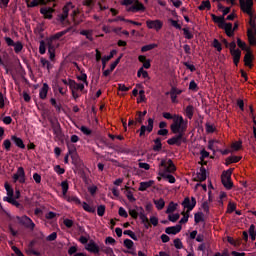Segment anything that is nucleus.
<instances>
[{
	"mask_svg": "<svg viewBox=\"0 0 256 256\" xmlns=\"http://www.w3.org/2000/svg\"><path fill=\"white\" fill-rule=\"evenodd\" d=\"M155 145L153 146L154 151H161V148L163 147V144H161V138H157L154 141Z\"/></svg>",
	"mask_w": 256,
	"mask_h": 256,
	"instance_id": "obj_46",
	"label": "nucleus"
},
{
	"mask_svg": "<svg viewBox=\"0 0 256 256\" xmlns=\"http://www.w3.org/2000/svg\"><path fill=\"white\" fill-rule=\"evenodd\" d=\"M185 134L178 132V135L167 140L168 145H177V147L181 146L182 143H185Z\"/></svg>",
	"mask_w": 256,
	"mask_h": 256,
	"instance_id": "obj_7",
	"label": "nucleus"
},
{
	"mask_svg": "<svg viewBox=\"0 0 256 256\" xmlns=\"http://www.w3.org/2000/svg\"><path fill=\"white\" fill-rule=\"evenodd\" d=\"M153 203L156 209H158V211H161L165 208V200L163 198H159L158 200H153Z\"/></svg>",
	"mask_w": 256,
	"mask_h": 256,
	"instance_id": "obj_29",
	"label": "nucleus"
},
{
	"mask_svg": "<svg viewBox=\"0 0 256 256\" xmlns=\"http://www.w3.org/2000/svg\"><path fill=\"white\" fill-rule=\"evenodd\" d=\"M69 31H71V28H68L64 31L57 32L56 34H54L53 36H51L49 38L48 45H53L54 41L61 39V37H63V35H67V33H69Z\"/></svg>",
	"mask_w": 256,
	"mask_h": 256,
	"instance_id": "obj_13",
	"label": "nucleus"
},
{
	"mask_svg": "<svg viewBox=\"0 0 256 256\" xmlns=\"http://www.w3.org/2000/svg\"><path fill=\"white\" fill-rule=\"evenodd\" d=\"M79 129L84 135H91L92 133L91 129H89L87 126H81Z\"/></svg>",
	"mask_w": 256,
	"mask_h": 256,
	"instance_id": "obj_61",
	"label": "nucleus"
},
{
	"mask_svg": "<svg viewBox=\"0 0 256 256\" xmlns=\"http://www.w3.org/2000/svg\"><path fill=\"white\" fill-rule=\"evenodd\" d=\"M27 7H38V5H46V0H26Z\"/></svg>",
	"mask_w": 256,
	"mask_h": 256,
	"instance_id": "obj_22",
	"label": "nucleus"
},
{
	"mask_svg": "<svg viewBox=\"0 0 256 256\" xmlns=\"http://www.w3.org/2000/svg\"><path fill=\"white\" fill-rule=\"evenodd\" d=\"M230 53L233 57L234 64L238 65L239 61L241 59V50H239V49L231 50Z\"/></svg>",
	"mask_w": 256,
	"mask_h": 256,
	"instance_id": "obj_24",
	"label": "nucleus"
},
{
	"mask_svg": "<svg viewBox=\"0 0 256 256\" xmlns=\"http://www.w3.org/2000/svg\"><path fill=\"white\" fill-rule=\"evenodd\" d=\"M207 179V170L205 167H201L194 177V181H199L200 183Z\"/></svg>",
	"mask_w": 256,
	"mask_h": 256,
	"instance_id": "obj_14",
	"label": "nucleus"
},
{
	"mask_svg": "<svg viewBox=\"0 0 256 256\" xmlns=\"http://www.w3.org/2000/svg\"><path fill=\"white\" fill-rule=\"evenodd\" d=\"M174 247L176 249H183V242H181V239L179 238L174 239Z\"/></svg>",
	"mask_w": 256,
	"mask_h": 256,
	"instance_id": "obj_58",
	"label": "nucleus"
},
{
	"mask_svg": "<svg viewBox=\"0 0 256 256\" xmlns=\"http://www.w3.org/2000/svg\"><path fill=\"white\" fill-rule=\"evenodd\" d=\"M153 123L154 120L152 118L148 119V126L142 125L140 128V137H143L145 135V132L151 133L153 131Z\"/></svg>",
	"mask_w": 256,
	"mask_h": 256,
	"instance_id": "obj_12",
	"label": "nucleus"
},
{
	"mask_svg": "<svg viewBox=\"0 0 256 256\" xmlns=\"http://www.w3.org/2000/svg\"><path fill=\"white\" fill-rule=\"evenodd\" d=\"M231 175H233V169L224 171L221 175V181L225 189H233V181H231Z\"/></svg>",
	"mask_w": 256,
	"mask_h": 256,
	"instance_id": "obj_5",
	"label": "nucleus"
},
{
	"mask_svg": "<svg viewBox=\"0 0 256 256\" xmlns=\"http://www.w3.org/2000/svg\"><path fill=\"white\" fill-rule=\"evenodd\" d=\"M195 113V108L193 105H189L185 109V115L188 117V119H193V114Z\"/></svg>",
	"mask_w": 256,
	"mask_h": 256,
	"instance_id": "obj_32",
	"label": "nucleus"
},
{
	"mask_svg": "<svg viewBox=\"0 0 256 256\" xmlns=\"http://www.w3.org/2000/svg\"><path fill=\"white\" fill-rule=\"evenodd\" d=\"M116 54L117 51L112 50L108 56L102 57V69H105V67H107V63H109V61H111V59H113V57H115Z\"/></svg>",
	"mask_w": 256,
	"mask_h": 256,
	"instance_id": "obj_20",
	"label": "nucleus"
},
{
	"mask_svg": "<svg viewBox=\"0 0 256 256\" xmlns=\"http://www.w3.org/2000/svg\"><path fill=\"white\" fill-rule=\"evenodd\" d=\"M137 77H143V79H149V73L141 67L137 72Z\"/></svg>",
	"mask_w": 256,
	"mask_h": 256,
	"instance_id": "obj_41",
	"label": "nucleus"
},
{
	"mask_svg": "<svg viewBox=\"0 0 256 256\" xmlns=\"http://www.w3.org/2000/svg\"><path fill=\"white\" fill-rule=\"evenodd\" d=\"M61 187H62V196L63 197L67 196V192L69 191V182L62 181Z\"/></svg>",
	"mask_w": 256,
	"mask_h": 256,
	"instance_id": "obj_36",
	"label": "nucleus"
},
{
	"mask_svg": "<svg viewBox=\"0 0 256 256\" xmlns=\"http://www.w3.org/2000/svg\"><path fill=\"white\" fill-rule=\"evenodd\" d=\"M3 147L6 151H11V140L9 139L4 140Z\"/></svg>",
	"mask_w": 256,
	"mask_h": 256,
	"instance_id": "obj_60",
	"label": "nucleus"
},
{
	"mask_svg": "<svg viewBox=\"0 0 256 256\" xmlns=\"http://www.w3.org/2000/svg\"><path fill=\"white\" fill-rule=\"evenodd\" d=\"M215 131H216L215 125L209 124V123L206 124L207 133H215Z\"/></svg>",
	"mask_w": 256,
	"mask_h": 256,
	"instance_id": "obj_59",
	"label": "nucleus"
},
{
	"mask_svg": "<svg viewBox=\"0 0 256 256\" xmlns=\"http://www.w3.org/2000/svg\"><path fill=\"white\" fill-rule=\"evenodd\" d=\"M68 203H74L75 205H81V200L77 196H64L63 197Z\"/></svg>",
	"mask_w": 256,
	"mask_h": 256,
	"instance_id": "obj_27",
	"label": "nucleus"
},
{
	"mask_svg": "<svg viewBox=\"0 0 256 256\" xmlns=\"http://www.w3.org/2000/svg\"><path fill=\"white\" fill-rule=\"evenodd\" d=\"M221 29H224L227 37H234L235 31L233 30V24L225 22Z\"/></svg>",
	"mask_w": 256,
	"mask_h": 256,
	"instance_id": "obj_19",
	"label": "nucleus"
},
{
	"mask_svg": "<svg viewBox=\"0 0 256 256\" xmlns=\"http://www.w3.org/2000/svg\"><path fill=\"white\" fill-rule=\"evenodd\" d=\"M211 17H212V21H214V23H217L219 29H221L222 26L225 23V17H223V16H216L215 14H212Z\"/></svg>",
	"mask_w": 256,
	"mask_h": 256,
	"instance_id": "obj_25",
	"label": "nucleus"
},
{
	"mask_svg": "<svg viewBox=\"0 0 256 256\" xmlns=\"http://www.w3.org/2000/svg\"><path fill=\"white\" fill-rule=\"evenodd\" d=\"M78 81H82L83 85H86V87L89 85V82L87 81V74L81 72L79 76H77Z\"/></svg>",
	"mask_w": 256,
	"mask_h": 256,
	"instance_id": "obj_44",
	"label": "nucleus"
},
{
	"mask_svg": "<svg viewBox=\"0 0 256 256\" xmlns=\"http://www.w3.org/2000/svg\"><path fill=\"white\" fill-rule=\"evenodd\" d=\"M126 189V197L129 201H135V196H133V192L129 190L128 186H125Z\"/></svg>",
	"mask_w": 256,
	"mask_h": 256,
	"instance_id": "obj_49",
	"label": "nucleus"
},
{
	"mask_svg": "<svg viewBox=\"0 0 256 256\" xmlns=\"http://www.w3.org/2000/svg\"><path fill=\"white\" fill-rule=\"evenodd\" d=\"M146 27L154 29V31H161L163 29V21L161 20H147Z\"/></svg>",
	"mask_w": 256,
	"mask_h": 256,
	"instance_id": "obj_9",
	"label": "nucleus"
},
{
	"mask_svg": "<svg viewBox=\"0 0 256 256\" xmlns=\"http://www.w3.org/2000/svg\"><path fill=\"white\" fill-rule=\"evenodd\" d=\"M241 161V157L239 156H230L226 159V164L231 165V163H239Z\"/></svg>",
	"mask_w": 256,
	"mask_h": 256,
	"instance_id": "obj_37",
	"label": "nucleus"
},
{
	"mask_svg": "<svg viewBox=\"0 0 256 256\" xmlns=\"http://www.w3.org/2000/svg\"><path fill=\"white\" fill-rule=\"evenodd\" d=\"M195 223H201L203 221V212H198L194 215Z\"/></svg>",
	"mask_w": 256,
	"mask_h": 256,
	"instance_id": "obj_52",
	"label": "nucleus"
},
{
	"mask_svg": "<svg viewBox=\"0 0 256 256\" xmlns=\"http://www.w3.org/2000/svg\"><path fill=\"white\" fill-rule=\"evenodd\" d=\"M86 251H89V253H99V245L95 243V241L91 240L88 244L85 246Z\"/></svg>",
	"mask_w": 256,
	"mask_h": 256,
	"instance_id": "obj_16",
	"label": "nucleus"
},
{
	"mask_svg": "<svg viewBox=\"0 0 256 256\" xmlns=\"http://www.w3.org/2000/svg\"><path fill=\"white\" fill-rule=\"evenodd\" d=\"M189 213L190 212H182L183 217L179 221L180 225H183L189 221Z\"/></svg>",
	"mask_w": 256,
	"mask_h": 256,
	"instance_id": "obj_50",
	"label": "nucleus"
},
{
	"mask_svg": "<svg viewBox=\"0 0 256 256\" xmlns=\"http://www.w3.org/2000/svg\"><path fill=\"white\" fill-rule=\"evenodd\" d=\"M175 164H173V160L169 158L162 159L159 164V172L158 175H162L165 173H173L175 171Z\"/></svg>",
	"mask_w": 256,
	"mask_h": 256,
	"instance_id": "obj_3",
	"label": "nucleus"
},
{
	"mask_svg": "<svg viewBox=\"0 0 256 256\" xmlns=\"http://www.w3.org/2000/svg\"><path fill=\"white\" fill-rule=\"evenodd\" d=\"M17 220L19 221V223H22V225H25V227H27L28 229H35V223L33 222V220H31V218L27 216H22L17 217Z\"/></svg>",
	"mask_w": 256,
	"mask_h": 256,
	"instance_id": "obj_11",
	"label": "nucleus"
},
{
	"mask_svg": "<svg viewBox=\"0 0 256 256\" xmlns=\"http://www.w3.org/2000/svg\"><path fill=\"white\" fill-rule=\"evenodd\" d=\"M187 125L188 122L187 120L183 119V116L175 114L174 121L170 125V129L175 135H177L178 133L185 134V131H187Z\"/></svg>",
	"mask_w": 256,
	"mask_h": 256,
	"instance_id": "obj_2",
	"label": "nucleus"
},
{
	"mask_svg": "<svg viewBox=\"0 0 256 256\" xmlns=\"http://www.w3.org/2000/svg\"><path fill=\"white\" fill-rule=\"evenodd\" d=\"M195 205H197L195 197H186L182 202V207L186 209V213H191L195 209Z\"/></svg>",
	"mask_w": 256,
	"mask_h": 256,
	"instance_id": "obj_6",
	"label": "nucleus"
},
{
	"mask_svg": "<svg viewBox=\"0 0 256 256\" xmlns=\"http://www.w3.org/2000/svg\"><path fill=\"white\" fill-rule=\"evenodd\" d=\"M199 11H205V9H211V2L209 0L202 1L201 5L198 7Z\"/></svg>",
	"mask_w": 256,
	"mask_h": 256,
	"instance_id": "obj_39",
	"label": "nucleus"
},
{
	"mask_svg": "<svg viewBox=\"0 0 256 256\" xmlns=\"http://www.w3.org/2000/svg\"><path fill=\"white\" fill-rule=\"evenodd\" d=\"M97 215L99 217H103V215H105V205H100L97 208Z\"/></svg>",
	"mask_w": 256,
	"mask_h": 256,
	"instance_id": "obj_57",
	"label": "nucleus"
},
{
	"mask_svg": "<svg viewBox=\"0 0 256 256\" xmlns=\"http://www.w3.org/2000/svg\"><path fill=\"white\" fill-rule=\"evenodd\" d=\"M169 23H171L172 27H174L175 29L181 30V24H179V21L169 19Z\"/></svg>",
	"mask_w": 256,
	"mask_h": 256,
	"instance_id": "obj_62",
	"label": "nucleus"
},
{
	"mask_svg": "<svg viewBox=\"0 0 256 256\" xmlns=\"http://www.w3.org/2000/svg\"><path fill=\"white\" fill-rule=\"evenodd\" d=\"M159 175H160V177H162V179H164V181H168V183L173 184L176 181L175 177L173 175L169 174V173H164L163 174V172H162V174H159Z\"/></svg>",
	"mask_w": 256,
	"mask_h": 256,
	"instance_id": "obj_30",
	"label": "nucleus"
},
{
	"mask_svg": "<svg viewBox=\"0 0 256 256\" xmlns=\"http://www.w3.org/2000/svg\"><path fill=\"white\" fill-rule=\"evenodd\" d=\"M253 61V55L250 52H247L244 56V63L246 67H251V63Z\"/></svg>",
	"mask_w": 256,
	"mask_h": 256,
	"instance_id": "obj_33",
	"label": "nucleus"
},
{
	"mask_svg": "<svg viewBox=\"0 0 256 256\" xmlns=\"http://www.w3.org/2000/svg\"><path fill=\"white\" fill-rule=\"evenodd\" d=\"M12 179L14 183H17V181L20 183H25V169H23V167H18L16 173L13 174Z\"/></svg>",
	"mask_w": 256,
	"mask_h": 256,
	"instance_id": "obj_8",
	"label": "nucleus"
},
{
	"mask_svg": "<svg viewBox=\"0 0 256 256\" xmlns=\"http://www.w3.org/2000/svg\"><path fill=\"white\" fill-rule=\"evenodd\" d=\"M124 235H128V237H131L134 241H137V235H135V232L131 230H125Z\"/></svg>",
	"mask_w": 256,
	"mask_h": 256,
	"instance_id": "obj_56",
	"label": "nucleus"
},
{
	"mask_svg": "<svg viewBox=\"0 0 256 256\" xmlns=\"http://www.w3.org/2000/svg\"><path fill=\"white\" fill-rule=\"evenodd\" d=\"M82 207L87 213H95V207L89 205L87 202H83Z\"/></svg>",
	"mask_w": 256,
	"mask_h": 256,
	"instance_id": "obj_43",
	"label": "nucleus"
},
{
	"mask_svg": "<svg viewBox=\"0 0 256 256\" xmlns=\"http://www.w3.org/2000/svg\"><path fill=\"white\" fill-rule=\"evenodd\" d=\"M69 89L70 91H84L85 84L77 83L75 80H70Z\"/></svg>",
	"mask_w": 256,
	"mask_h": 256,
	"instance_id": "obj_15",
	"label": "nucleus"
},
{
	"mask_svg": "<svg viewBox=\"0 0 256 256\" xmlns=\"http://www.w3.org/2000/svg\"><path fill=\"white\" fill-rule=\"evenodd\" d=\"M179 217H180L179 213L170 214V215L168 216V219H169V221H171L172 223H175L176 221H179Z\"/></svg>",
	"mask_w": 256,
	"mask_h": 256,
	"instance_id": "obj_55",
	"label": "nucleus"
},
{
	"mask_svg": "<svg viewBox=\"0 0 256 256\" xmlns=\"http://www.w3.org/2000/svg\"><path fill=\"white\" fill-rule=\"evenodd\" d=\"M202 210L204 213L208 214L209 213V202L204 201L201 205Z\"/></svg>",
	"mask_w": 256,
	"mask_h": 256,
	"instance_id": "obj_63",
	"label": "nucleus"
},
{
	"mask_svg": "<svg viewBox=\"0 0 256 256\" xmlns=\"http://www.w3.org/2000/svg\"><path fill=\"white\" fill-rule=\"evenodd\" d=\"M241 145H242L241 141L234 142L232 144L233 151H239V149H241Z\"/></svg>",
	"mask_w": 256,
	"mask_h": 256,
	"instance_id": "obj_64",
	"label": "nucleus"
},
{
	"mask_svg": "<svg viewBox=\"0 0 256 256\" xmlns=\"http://www.w3.org/2000/svg\"><path fill=\"white\" fill-rule=\"evenodd\" d=\"M4 187L7 191V197H13V188H11V185H9V183H5Z\"/></svg>",
	"mask_w": 256,
	"mask_h": 256,
	"instance_id": "obj_53",
	"label": "nucleus"
},
{
	"mask_svg": "<svg viewBox=\"0 0 256 256\" xmlns=\"http://www.w3.org/2000/svg\"><path fill=\"white\" fill-rule=\"evenodd\" d=\"M176 209H177V204H175L174 202H170L167 207L166 213L169 215V214L173 213L174 211H176Z\"/></svg>",
	"mask_w": 256,
	"mask_h": 256,
	"instance_id": "obj_45",
	"label": "nucleus"
},
{
	"mask_svg": "<svg viewBox=\"0 0 256 256\" xmlns=\"http://www.w3.org/2000/svg\"><path fill=\"white\" fill-rule=\"evenodd\" d=\"M129 13H137L139 11H145V6L138 0L134 1L133 5L127 8Z\"/></svg>",
	"mask_w": 256,
	"mask_h": 256,
	"instance_id": "obj_10",
	"label": "nucleus"
},
{
	"mask_svg": "<svg viewBox=\"0 0 256 256\" xmlns=\"http://www.w3.org/2000/svg\"><path fill=\"white\" fill-rule=\"evenodd\" d=\"M11 140L13 141V143H15L16 147H19L20 149H25V144L23 143V139L17 136H11Z\"/></svg>",
	"mask_w": 256,
	"mask_h": 256,
	"instance_id": "obj_28",
	"label": "nucleus"
},
{
	"mask_svg": "<svg viewBox=\"0 0 256 256\" xmlns=\"http://www.w3.org/2000/svg\"><path fill=\"white\" fill-rule=\"evenodd\" d=\"M153 185H155L154 180H149V181H146V182H140V186L138 188V191H147V189H149V187H153Z\"/></svg>",
	"mask_w": 256,
	"mask_h": 256,
	"instance_id": "obj_21",
	"label": "nucleus"
},
{
	"mask_svg": "<svg viewBox=\"0 0 256 256\" xmlns=\"http://www.w3.org/2000/svg\"><path fill=\"white\" fill-rule=\"evenodd\" d=\"M139 211H141V207H137L136 209H130V217H132V219H137V217H139Z\"/></svg>",
	"mask_w": 256,
	"mask_h": 256,
	"instance_id": "obj_38",
	"label": "nucleus"
},
{
	"mask_svg": "<svg viewBox=\"0 0 256 256\" xmlns=\"http://www.w3.org/2000/svg\"><path fill=\"white\" fill-rule=\"evenodd\" d=\"M181 229V224H178L176 226L167 227L165 233H167V235H177V233H181Z\"/></svg>",
	"mask_w": 256,
	"mask_h": 256,
	"instance_id": "obj_18",
	"label": "nucleus"
},
{
	"mask_svg": "<svg viewBox=\"0 0 256 256\" xmlns=\"http://www.w3.org/2000/svg\"><path fill=\"white\" fill-rule=\"evenodd\" d=\"M40 63L42 65V67L44 69H47L48 73L51 71V69L53 68V66L51 65V62H49V60L45 59V58H41L40 59Z\"/></svg>",
	"mask_w": 256,
	"mask_h": 256,
	"instance_id": "obj_31",
	"label": "nucleus"
},
{
	"mask_svg": "<svg viewBox=\"0 0 256 256\" xmlns=\"http://www.w3.org/2000/svg\"><path fill=\"white\" fill-rule=\"evenodd\" d=\"M75 153V146H68V154L64 157V163H69V155H73Z\"/></svg>",
	"mask_w": 256,
	"mask_h": 256,
	"instance_id": "obj_40",
	"label": "nucleus"
},
{
	"mask_svg": "<svg viewBox=\"0 0 256 256\" xmlns=\"http://www.w3.org/2000/svg\"><path fill=\"white\" fill-rule=\"evenodd\" d=\"M247 37L250 45H256V30H248Z\"/></svg>",
	"mask_w": 256,
	"mask_h": 256,
	"instance_id": "obj_26",
	"label": "nucleus"
},
{
	"mask_svg": "<svg viewBox=\"0 0 256 256\" xmlns=\"http://www.w3.org/2000/svg\"><path fill=\"white\" fill-rule=\"evenodd\" d=\"M80 35H84L86 39H89V41H93V31L91 30H82L80 32Z\"/></svg>",
	"mask_w": 256,
	"mask_h": 256,
	"instance_id": "obj_42",
	"label": "nucleus"
},
{
	"mask_svg": "<svg viewBox=\"0 0 256 256\" xmlns=\"http://www.w3.org/2000/svg\"><path fill=\"white\" fill-rule=\"evenodd\" d=\"M69 13L73 17H75V15H77V9H75V7H73L72 3H67L63 7L62 14L58 15V21H60V23H65V19H67V17H69Z\"/></svg>",
	"mask_w": 256,
	"mask_h": 256,
	"instance_id": "obj_4",
	"label": "nucleus"
},
{
	"mask_svg": "<svg viewBox=\"0 0 256 256\" xmlns=\"http://www.w3.org/2000/svg\"><path fill=\"white\" fill-rule=\"evenodd\" d=\"M13 47L15 53H21V51H23V43H21L20 41L14 43Z\"/></svg>",
	"mask_w": 256,
	"mask_h": 256,
	"instance_id": "obj_47",
	"label": "nucleus"
},
{
	"mask_svg": "<svg viewBox=\"0 0 256 256\" xmlns=\"http://www.w3.org/2000/svg\"><path fill=\"white\" fill-rule=\"evenodd\" d=\"M48 53L50 55L51 61L55 59V47L52 44H48Z\"/></svg>",
	"mask_w": 256,
	"mask_h": 256,
	"instance_id": "obj_48",
	"label": "nucleus"
},
{
	"mask_svg": "<svg viewBox=\"0 0 256 256\" xmlns=\"http://www.w3.org/2000/svg\"><path fill=\"white\" fill-rule=\"evenodd\" d=\"M48 93H49V84L44 83L42 88L39 90L40 99H47Z\"/></svg>",
	"mask_w": 256,
	"mask_h": 256,
	"instance_id": "obj_23",
	"label": "nucleus"
},
{
	"mask_svg": "<svg viewBox=\"0 0 256 256\" xmlns=\"http://www.w3.org/2000/svg\"><path fill=\"white\" fill-rule=\"evenodd\" d=\"M17 198L12 197H4V201H7L8 203H11L12 205H15L16 207H19V202L16 200Z\"/></svg>",
	"mask_w": 256,
	"mask_h": 256,
	"instance_id": "obj_51",
	"label": "nucleus"
},
{
	"mask_svg": "<svg viewBox=\"0 0 256 256\" xmlns=\"http://www.w3.org/2000/svg\"><path fill=\"white\" fill-rule=\"evenodd\" d=\"M240 7L243 13H246L249 17V25L248 31H256V14L255 10H253V0H239Z\"/></svg>",
	"mask_w": 256,
	"mask_h": 256,
	"instance_id": "obj_1",
	"label": "nucleus"
},
{
	"mask_svg": "<svg viewBox=\"0 0 256 256\" xmlns=\"http://www.w3.org/2000/svg\"><path fill=\"white\" fill-rule=\"evenodd\" d=\"M212 45H213V47H214L215 49H217V51H219V52H221L222 49H223L222 46H221V43H220L219 40H217V39H214V40H213Z\"/></svg>",
	"mask_w": 256,
	"mask_h": 256,
	"instance_id": "obj_54",
	"label": "nucleus"
},
{
	"mask_svg": "<svg viewBox=\"0 0 256 256\" xmlns=\"http://www.w3.org/2000/svg\"><path fill=\"white\" fill-rule=\"evenodd\" d=\"M138 217H140V221H142V223H147V221H149V218H147V214H145V210L143 209V207H140Z\"/></svg>",
	"mask_w": 256,
	"mask_h": 256,
	"instance_id": "obj_35",
	"label": "nucleus"
},
{
	"mask_svg": "<svg viewBox=\"0 0 256 256\" xmlns=\"http://www.w3.org/2000/svg\"><path fill=\"white\" fill-rule=\"evenodd\" d=\"M55 9L51 7H44L40 9V13L44 16V19H53V13Z\"/></svg>",
	"mask_w": 256,
	"mask_h": 256,
	"instance_id": "obj_17",
	"label": "nucleus"
},
{
	"mask_svg": "<svg viewBox=\"0 0 256 256\" xmlns=\"http://www.w3.org/2000/svg\"><path fill=\"white\" fill-rule=\"evenodd\" d=\"M156 47H158V45L155 44V43L147 44L145 46H142L141 51H142V53H147V51H151L153 49H156Z\"/></svg>",
	"mask_w": 256,
	"mask_h": 256,
	"instance_id": "obj_34",
	"label": "nucleus"
}]
</instances>
